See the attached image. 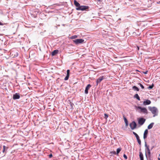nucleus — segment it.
Wrapping results in <instances>:
<instances>
[{"instance_id":"4c0bfd02","label":"nucleus","mask_w":160,"mask_h":160,"mask_svg":"<svg viewBox=\"0 0 160 160\" xmlns=\"http://www.w3.org/2000/svg\"><path fill=\"white\" fill-rule=\"evenodd\" d=\"M98 1L100 2L101 1V0H97Z\"/></svg>"},{"instance_id":"2f4dec72","label":"nucleus","mask_w":160,"mask_h":160,"mask_svg":"<svg viewBox=\"0 0 160 160\" xmlns=\"http://www.w3.org/2000/svg\"><path fill=\"white\" fill-rule=\"evenodd\" d=\"M49 158H51L52 157V154H51L49 155Z\"/></svg>"},{"instance_id":"f03ea898","label":"nucleus","mask_w":160,"mask_h":160,"mask_svg":"<svg viewBox=\"0 0 160 160\" xmlns=\"http://www.w3.org/2000/svg\"><path fill=\"white\" fill-rule=\"evenodd\" d=\"M149 109L153 115V116L154 117L158 115V111L156 108L155 107H149Z\"/></svg>"},{"instance_id":"c756f323","label":"nucleus","mask_w":160,"mask_h":160,"mask_svg":"<svg viewBox=\"0 0 160 160\" xmlns=\"http://www.w3.org/2000/svg\"><path fill=\"white\" fill-rule=\"evenodd\" d=\"M153 85H151V86H150L149 87H148V88H149V89H152L153 88Z\"/></svg>"},{"instance_id":"f8f14e48","label":"nucleus","mask_w":160,"mask_h":160,"mask_svg":"<svg viewBox=\"0 0 160 160\" xmlns=\"http://www.w3.org/2000/svg\"><path fill=\"white\" fill-rule=\"evenodd\" d=\"M151 103V102L150 100H147L146 101L143 102V104L144 105H147L150 104Z\"/></svg>"},{"instance_id":"5701e85b","label":"nucleus","mask_w":160,"mask_h":160,"mask_svg":"<svg viewBox=\"0 0 160 160\" xmlns=\"http://www.w3.org/2000/svg\"><path fill=\"white\" fill-rule=\"evenodd\" d=\"M133 133L135 136V137H136V138H138V137H139L138 135L136 132H133Z\"/></svg>"},{"instance_id":"7c9ffc66","label":"nucleus","mask_w":160,"mask_h":160,"mask_svg":"<svg viewBox=\"0 0 160 160\" xmlns=\"http://www.w3.org/2000/svg\"><path fill=\"white\" fill-rule=\"evenodd\" d=\"M123 157L126 159H127L128 158L127 156L125 154L123 155Z\"/></svg>"},{"instance_id":"72a5a7b5","label":"nucleus","mask_w":160,"mask_h":160,"mask_svg":"<svg viewBox=\"0 0 160 160\" xmlns=\"http://www.w3.org/2000/svg\"><path fill=\"white\" fill-rule=\"evenodd\" d=\"M147 72H148V71H147L146 72H144V73L145 74H147Z\"/></svg>"},{"instance_id":"20e7f679","label":"nucleus","mask_w":160,"mask_h":160,"mask_svg":"<svg viewBox=\"0 0 160 160\" xmlns=\"http://www.w3.org/2000/svg\"><path fill=\"white\" fill-rule=\"evenodd\" d=\"M146 121V119L143 118L138 119V123L140 126L142 125Z\"/></svg>"},{"instance_id":"4be33fe9","label":"nucleus","mask_w":160,"mask_h":160,"mask_svg":"<svg viewBox=\"0 0 160 160\" xmlns=\"http://www.w3.org/2000/svg\"><path fill=\"white\" fill-rule=\"evenodd\" d=\"M121 150V148H119L117 149V154H118L120 152Z\"/></svg>"},{"instance_id":"9d476101","label":"nucleus","mask_w":160,"mask_h":160,"mask_svg":"<svg viewBox=\"0 0 160 160\" xmlns=\"http://www.w3.org/2000/svg\"><path fill=\"white\" fill-rule=\"evenodd\" d=\"M20 97L19 94L16 93L13 95V99H18L20 98Z\"/></svg>"},{"instance_id":"aec40b11","label":"nucleus","mask_w":160,"mask_h":160,"mask_svg":"<svg viewBox=\"0 0 160 160\" xmlns=\"http://www.w3.org/2000/svg\"><path fill=\"white\" fill-rule=\"evenodd\" d=\"M132 88L134 90H136L137 91H139V89L137 87L135 86H133L132 87Z\"/></svg>"},{"instance_id":"b1692460","label":"nucleus","mask_w":160,"mask_h":160,"mask_svg":"<svg viewBox=\"0 0 160 160\" xmlns=\"http://www.w3.org/2000/svg\"><path fill=\"white\" fill-rule=\"evenodd\" d=\"M138 85H140V86L141 87V88L142 89H144V87L141 83H138Z\"/></svg>"},{"instance_id":"393cba45","label":"nucleus","mask_w":160,"mask_h":160,"mask_svg":"<svg viewBox=\"0 0 160 160\" xmlns=\"http://www.w3.org/2000/svg\"><path fill=\"white\" fill-rule=\"evenodd\" d=\"M3 150H2V152H4L5 150L6 146H3Z\"/></svg>"},{"instance_id":"bb28decb","label":"nucleus","mask_w":160,"mask_h":160,"mask_svg":"<svg viewBox=\"0 0 160 160\" xmlns=\"http://www.w3.org/2000/svg\"><path fill=\"white\" fill-rule=\"evenodd\" d=\"M108 117V115L106 113L104 114V118L107 119Z\"/></svg>"},{"instance_id":"412c9836","label":"nucleus","mask_w":160,"mask_h":160,"mask_svg":"<svg viewBox=\"0 0 160 160\" xmlns=\"http://www.w3.org/2000/svg\"><path fill=\"white\" fill-rule=\"evenodd\" d=\"M137 141H138V144L140 145H141V140L139 138V137H138V138H137Z\"/></svg>"},{"instance_id":"6ab92c4d","label":"nucleus","mask_w":160,"mask_h":160,"mask_svg":"<svg viewBox=\"0 0 160 160\" xmlns=\"http://www.w3.org/2000/svg\"><path fill=\"white\" fill-rule=\"evenodd\" d=\"M134 98H136L138 100H140V98L138 94H135L134 96Z\"/></svg>"},{"instance_id":"2eb2a0df","label":"nucleus","mask_w":160,"mask_h":160,"mask_svg":"<svg viewBox=\"0 0 160 160\" xmlns=\"http://www.w3.org/2000/svg\"><path fill=\"white\" fill-rule=\"evenodd\" d=\"M139 157L140 160H144L143 155L141 152H139Z\"/></svg>"},{"instance_id":"c9c22d12","label":"nucleus","mask_w":160,"mask_h":160,"mask_svg":"<svg viewBox=\"0 0 160 160\" xmlns=\"http://www.w3.org/2000/svg\"><path fill=\"white\" fill-rule=\"evenodd\" d=\"M157 3H158V4H159V3H160V2H157Z\"/></svg>"},{"instance_id":"a878e982","label":"nucleus","mask_w":160,"mask_h":160,"mask_svg":"<svg viewBox=\"0 0 160 160\" xmlns=\"http://www.w3.org/2000/svg\"><path fill=\"white\" fill-rule=\"evenodd\" d=\"M70 105L71 106V108L73 109V104L71 102H70Z\"/></svg>"},{"instance_id":"1a4fd4ad","label":"nucleus","mask_w":160,"mask_h":160,"mask_svg":"<svg viewBox=\"0 0 160 160\" xmlns=\"http://www.w3.org/2000/svg\"><path fill=\"white\" fill-rule=\"evenodd\" d=\"M69 73H70V70H69L68 69L67 70V76L64 78V80L66 81L69 78Z\"/></svg>"},{"instance_id":"e433bc0d","label":"nucleus","mask_w":160,"mask_h":160,"mask_svg":"<svg viewBox=\"0 0 160 160\" xmlns=\"http://www.w3.org/2000/svg\"><path fill=\"white\" fill-rule=\"evenodd\" d=\"M158 160H160V158H158Z\"/></svg>"},{"instance_id":"a211bd4d","label":"nucleus","mask_w":160,"mask_h":160,"mask_svg":"<svg viewBox=\"0 0 160 160\" xmlns=\"http://www.w3.org/2000/svg\"><path fill=\"white\" fill-rule=\"evenodd\" d=\"M58 52V51L57 50H54L52 53V56H54L56 54H57Z\"/></svg>"},{"instance_id":"c85d7f7f","label":"nucleus","mask_w":160,"mask_h":160,"mask_svg":"<svg viewBox=\"0 0 160 160\" xmlns=\"http://www.w3.org/2000/svg\"><path fill=\"white\" fill-rule=\"evenodd\" d=\"M110 153L111 154H116V152L115 151L111 152Z\"/></svg>"},{"instance_id":"f704fd0d","label":"nucleus","mask_w":160,"mask_h":160,"mask_svg":"<svg viewBox=\"0 0 160 160\" xmlns=\"http://www.w3.org/2000/svg\"><path fill=\"white\" fill-rule=\"evenodd\" d=\"M137 48H138V50H139V47L138 46L137 47Z\"/></svg>"},{"instance_id":"f3484780","label":"nucleus","mask_w":160,"mask_h":160,"mask_svg":"<svg viewBox=\"0 0 160 160\" xmlns=\"http://www.w3.org/2000/svg\"><path fill=\"white\" fill-rule=\"evenodd\" d=\"M153 124H154L153 122H152L151 123H150L148 127V129H149L152 128L153 127Z\"/></svg>"},{"instance_id":"ddd939ff","label":"nucleus","mask_w":160,"mask_h":160,"mask_svg":"<svg viewBox=\"0 0 160 160\" xmlns=\"http://www.w3.org/2000/svg\"><path fill=\"white\" fill-rule=\"evenodd\" d=\"M145 146L146 147V148H147L148 154L149 155H150V153H151L150 150L149 148V146L147 145L146 143H145Z\"/></svg>"},{"instance_id":"9b49d317","label":"nucleus","mask_w":160,"mask_h":160,"mask_svg":"<svg viewBox=\"0 0 160 160\" xmlns=\"http://www.w3.org/2000/svg\"><path fill=\"white\" fill-rule=\"evenodd\" d=\"M148 129H146L144 131L143 135V138L144 139H145L147 138L148 134Z\"/></svg>"},{"instance_id":"473e14b6","label":"nucleus","mask_w":160,"mask_h":160,"mask_svg":"<svg viewBox=\"0 0 160 160\" xmlns=\"http://www.w3.org/2000/svg\"><path fill=\"white\" fill-rule=\"evenodd\" d=\"M5 24V23H2L0 22V25H3Z\"/></svg>"},{"instance_id":"f257e3e1","label":"nucleus","mask_w":160,"mask_h":160,"mask_svg":"<svg viewBox=\"0 0 160 160\" xmlns=\"http://www.w3.org/2000/svg\"><path fill=\"white\" fill-rule=\"evenodd\" d=\"M135 109L138 110L139 113H143L147 114L148 113V111L145 108H142L140 106H135Z\"/></svg>"},{"instance_id":"4468645a","label":"nucleus","mask_w":160,"mask_h":160,"mask_svg":"<svg viewBox=\"0 0 160 160\" xmlns=\"http://www.w3.org/2000/svg\"><path fill=\"white\" fill-rule=\"evenodd\" d=\"M74 3L75 5L77 8H78L80 6V4L76 0H74Z\"/></svg>"},{"instance_id":"423d86ee","label":"nucleus","mask_w":160,"mask_h":160,"mask_svg":"<svg viewBox=\"0 0 160 160\" xmlns=\"http://www.w3.org/2000/svg\"><path fill=\"white\" fill-rule=\"evenodd\" d=\"M130 126L131 129L133 130L136 128L137 124L135 122L133 121L130 123Z\"/></svg>"},{"instance_id":"dca6fc26","label":"nucleus","mask_w":160,"mask_h":160,"mask_svg":"<svg viewBox=\"0 0 160 160\" xmlns=\"http://www.w3.org/2000/svg\"><path fill=\"white\" fill-rule=\"evenodd\" d=\"M123 118L124 119V121L126 125V126H128V121L127 119V118L125 117L124 116H123Z\"/></svg>"},{"instance_id":"7ed1b4c3","label":"nucleus","mask_w":160,"mask_h":160,"mask_svg":"<svg viewBox=\"0 0 160 160\" xmlns=\"http://www.w3.org/2000/svg\"><path fill=\"white\" fill-rule=\"evenodd\" d=\"M89 7L88 6H81L78 8H77L76 9L77 10L84 11L88 9Z\"/></svg>"},{"instance_id":"0eeeda50","label":"nucleus","mask_w":160,"mask_h":160,"mask_svg":"<svg viewBox=\"0 0 160 160\" xmlns=\"http://www.w3.org/2000/svg\"><path fill=\"white\" fill-rule=\"evenodd\" d=\"M104 78L103 76L99 77V78L97 80V85H98V83H100L101 82V81L102 80H103Z\"/></svg>"},{"instance_id":"58836bf2","label":"nucleus","mask_w":160,"mask_h":160,"mask_svg":"<svg viewBox=\"0 0 160 160\" xmlns=\"http://www.w3.org/2000/svg\"><path fill=\"white\" fill-rule=\"evenodd\" d=\"M159 156L160 157V154H159Z\"/></svg>"},{"instance_id":"6e6552de","label":"nucleus","mask_w":160,"mask_h":160,"mask_svg":"<svg viewBox=\"0 0 160 160\" xmlns=\"http://www.w3.org/2000/svg\"><path fill=\"white\" fill-rule=\"evenodd\" d=\"M91 87V86L90 84H88L87 85V86L86 87L85 89V93L86 94H87L88 93V90L90 89Z\"/></svg>"},{"instance_id":"39448f33","label":"nucleus","mask_w":160,"mask_h":160,"mask_svg":"<svg viewBox=\"0 0 160 160\" xmlns=\"http://www.w3.org/2000/svg\"><path fill=\"white\" fill-rule=\"evenodd\" d=\"M84 41V40L82 39H78L73 40V42L76 44L82 43Z\"/></svg>"},{"instance_id":"cd10ccee","label":"nucleus","mask_w":160,"mask_h":160,"mask_svg":"<svg viewBox=\"0 0 160 160\" xmlns=\"http://www.w3.org/2000/svg\"><path fill=\"white\" fill-rule=\"evenodd\" d=\"M77 37V36L76 35H74V36H72V37L71 38L72 39H74V38H75Z\"/></svg>"}]
</instances>
